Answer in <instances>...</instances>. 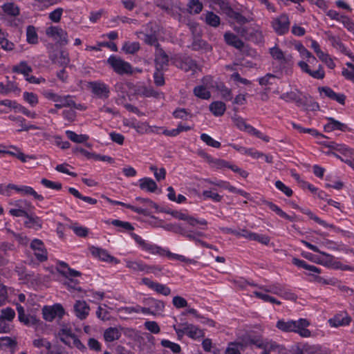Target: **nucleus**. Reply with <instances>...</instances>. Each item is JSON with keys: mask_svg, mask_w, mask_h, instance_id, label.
Instances as JSON below:
<instances>
[{"mask_svg": "<svg viewBox=\"0 0 354 354\" xmlns=\"http://www.w3.org/2000/svg\"><path fill=\"white\" fill-rule=\"evenodd\" d=\"M240 345L242 348H246L250 345H254L257 348L263 350L259 354H270V352H274L277 354H283L286 351L285 348L276 342L252 334L243 335Z\"/></svg>", "mask_w": 354, "mask_h": 354, "instance_id": "f257e3e1", "label": "nucleus"}, {"mask_svg": "<svg viewBox=\"0 0 354 354\" xmlns=\"http://www.w3.org/2000/svg\"><path fill=\"white\" fill-rule=\"evenodd\" d=\"M310 324V321L305 318L297 320L281 319L277 322L276 327L283 333H295L301 337L308 338L313 336L308 329Z\"/></svg>", "mask_w": 354, "mask_h": 354, "instance_id": "f03ea898", "label": "nucleus"}, {"mask_svg": "<svg viewBox=\"0 0 354 354\" xmlns=\"http://www.w3.org/2000/svg\"><path fill=\"white\" fill-rule=\"evenodd\" d=\"M283 288L280 283H275L268 286H258V289L253 292V295L258 299L264 302H270L277 305H281V301L270 296L269 293L279 296L283 294Z\"/></svg>", "mask_w": 354, "mask_h": 354, "instance_id": "7ed1b4c3", "label": "nucleus"}, {"mask_svg": "<svg viewBox=\"0 0 354 354\" xmlns=\"http://www.w3.org/2000/svg\"><path fill=\"white\" fill-rule=\"evenodd\" d=\"M302 59H306V61H300L298 62V66L301 68V71L308 74L310 76L315 79L322 80L324 77L325 73L322 67V66H319L317 69L315 71H312L308 64H313V62H317V59L313 54L308 51L306 48L303 50L299 54Z\"/></svg>", "mask_w": 354, "mask_h": 354, "instance_id": "20e7f679", "label": "nucleus"}, {"mask_svg": "<svg viewBox=\"0 0 354 354\" xmlns=\"http://www.w3.org/2000/svg\"><path fill=\"white\" fill-rule=\"evenodd\" d=\"M57 337L64 344L69 347H75L82 351L86 349L85 346L80 342L73 332L72 328L68 325H61V328L57 333Z\"/></svg>", "mask_w": 354, "mask_h": 354, "instance_id": "39448f33", "label": "nucleus"}, {"mask_svg": "<svg viewBox=\"0 0 354 354\" xmlns=\"http://www.w3.org/2000/svg\"><path fill=\"white\" fill-rule=\"evenodd\" d=\"M42 95L46 99L55 102V106L57 109L67 107L74 104V101L69 95H59L52 90H44L42 92Z\"/></svg>", "mask_w": 354, "mask_h": 354, "instance_id": "423d86ee", "label": "nucleus"}, {"mask_svg": "<svg viewBox=\"0 0 354 354\" xmlns=\"http://www.w3.org/2000/svg\"><path fill=\"white\" fill-rule=\"evenodd\" d=\"M107 63L119 75H131L134 72L131 64L119 57L110 56L107 59Z\"/></svg>", "mask_w": 354, "mask_h": 354, "instance_id": "0eeeda50", "label": "nucleus"}, {"mask_svg": "<svg viewBox=\"0 0 354 354\" xmlns=\"http://www.w3.org/2000/svg\"><path fill=\"white\" fill-rule=\"evenodd\" d=\"M124 262L126 263V267L133 272H140L145 274H157L160 271V268L155 266H148L140 260L125 259Z\"/></svg>", "mask_w": 354, "mask_h": 354, "instance_id": "6e6552de", "label": "nucleus"}, {"mask_svg": "<svg viewBox=\"0 0 354 354\" xmlns=\"http://www.w3.org/2000/svg\"><path fill=\"white\" fill-rule=\"evenodd\" d=\"M174 329L178 336L186 335L194 339H197L204 336V333L201 329L187 323L180 324L178 327H175Z\"/></svg>", "mask_w": 354, "mask_h": 354, "instance_id": "1a4fd4ad", "label": "nucleus"}, {"mask_svg": "<svg viewBox=\"0 0 354 354\" xmlns=\"http://www.w3.org/2000/svg\"><path fill=\"white\" fill-rule=\"evenodd\" d=\"M88 88L97 97L100 99H107L109 97V86L101 81H94L88 83Z\"/></svg>", "mask_w": 354, "mask_h": 354, "instance_id": "9d476101", "label": "nucleus"}, {"mask_svg": "<svg viewBox=\"0 0 354 354\" xmlns=\"http://www.w3.org/2000/svg\"><path fill=\"white\" fill-rule=\"evenodd\" d=\"M203 84L194 88V95L201 99L208 100L211 97L209 89L213 87V80L210 76L205 77L202 80Z\"/></svg>", "mask_w": 354, "mask_h": 354, "instance_id": "9b49d317", "label": "nucleus"}, {"mask_svg": "<svg viewBox=\"0 0 354 354\" xmlns=\"http://www.w3.org/2000/svg\"><path fill=\"white\" fill-rule=\"evenodd\" d=\"M290 20L287 15L282 14L275 17L271 22V26L274 32L279 35L287 33L290 28Z\"/></svg>", "mask_w": 354, "mask_h": 354, "instance_id": "f8f14e48", "label": "nucleus"}, {"mask_svg": "<svg viewBox=\"0 0 354 354\" xmlns=\"http://www.w3.org/2000/svg\"><path fill=\"white\" fill-rule=\"evenodd\" d=\"M46 35L52 38L60 45H66L68 43V34L59 26H50L46 29Z\"/></svg>", "mask_w": 354, "mask_h": 354, "instance_id": "ddd939ff", "label": "nucleus"}, {"mask_svg": "<svg viewBox=\"0 0 354 354\" xmlns=\"http://www.w3.org/2000/svg\"><path fill=\"white\" fill-rule=\"evenodd\" d=\"M44 319L47 322H52L56 317L62 318L65 314L63 306L59 304L53 306H46L42 309Z\"/></svg>", "mask_w": 354, "mask_h": 354, "instance_id": "4468645a", "label": "nucleus"}, {"mask_svg": "<svg viewBox=\"0 0 354 354\" xmlns=\"http://www.w3.org/2000/svg\"><path fill=\"white\" fill-rule=\"evenodd\" d=\"M233 29L240 36L248 38L256 43L261 42L263 40V33L259 28H254L250 30L243 26H234Z\"/></svg>", "mask_w": 354, "mask_h": 354, "instance_id": "2eb2a0df", "label": "nucleus"}, {"mask_svg": "<svg viewBox=\"0 0 354 354\" xmlns=\"http://www.w3.org/2000/svg\"><path fill=\"white\" fill-rule=\"evenodd\" d=\"M91 254L95 258H98L100 260L107 262L113 263L114 264H118L120 260L111 256L106 250L92 246L89 249Z\"/></svg>", "mask_w": 354, "mask_h": 354, "instance_id": "dca6fc26", "label": "nucleus"}, {"mask_svg": "<svg viewBox=\"0 0 354 354\" xmlns=\"http://www.w3.org/2000/svg\"><path fill=\"white\" fill-rule=\"evenodd\" d=\"M141 283L158 294L165 296H168L171 294V289L167 286L153 281L149 278L145 277L142 279Z\"/></svg>", "mask_w": 354, "mask_h": 354, "instance_id": "f3484780", "label": "nucleus"}, {"mask_svg": "<svg viewBox=\"0 0 354 354\" xmlns=\"http://www.w3.org/2000/svg\"><path fill=\"white\" fill-rule=\"evenodd\" d=\"M30 248L32 250L35 257L39 261H44L48 259V252L44 243L37 239L32 241Z\"/></svg>", "mask_w": 354, "mask_h": 354, "instance_id": "a211bd4d", "label": "nucleus"}, {"mask_svg": "<svg viewBox=\"0 0 354 354\" xmlns=\"http://www.w3.org/2000/svg\"><path fill=\"white\" fill-rule=\"evenodd\" d=\"M131 236L143 250L148 252L152 254H157L161 253V251L162 250L161 248L147 242L138 234L133 233L131 234Z\"/></svg>", "mask_w": 354, "mask_h": 354, "instance_id": "6ab92c4d", "label": "nucleus"}, {"mask_svg": "<svg viewBox=\"0 0 354 354\" xmlns=\"http://www.w3.org/2000/svg\"><path fill=\"white\" fill-rule=\"evenodd\" d=\"M131 236L143 250L148 252L152 254H157L161 253V251L162 250L161 248L147 242L138 234L133 233L131 234Z\"/></svg>", "mask_w": 354, "mask_h": 354, "instance_id": "aec40b11", "label": "nucleus"}, {"mask_svg": "<svg viewBox=\"0 0 354 354\" xmlns=\"http://www.w3.org/2000/svg\"><path fill=\"white\" fill-rule=\"evenodd\" d=\"M155 64L156 70H165L169 64V57L160 48L156 49Z\"/></svg>", "mask_w": 354, "mask_h": 354, "instance_id": "412c9836", "label": "nucleus"}, {"mask_svg": "<svg viewBox=\"0 0 354 354\" xmlns=\"http://www.w3.org/2000/svg\"><path fill=\"white\" fill-rule=\"evenodd\" d=\"M73 308L76 317L81 320L86 319L90 312L89 306L83 300H77Z\"/></svg>", "mask_w": 354, "mask_h": 354, "instance_id": "4be33fe9", "label": "nucleus"}, {"mask_svg": "<svg viewBox=\"0 0 354 354\" xmlns=\"http://www.w3.org/2000/svg\"><path fill=\"white\" fill-rule=\"evenodd\" d=\"M328 322L331 327L337 328L349 325L351 317L347 313H344L335 315L333 318L329 319Z\"/></svg>", "mask_w": 354, "mask_h": 354, "instance_id": "5701e85b", "label": "nucleus"}, {"mask_svg": "<svg viewBox=\"0 0 354 354\" xmlns=\"http://www.w3.org/2000/svg\"><path fill=\"white\" fill-rule=\"evenodd\" d=\"M221 9L229 18H230L232 20H234L236 23L239 24L240 25H243L248 21V20L245 17H243L239 12L234 11L232 8H230L224 3L221 6Z\"/></svg>", "mask_w": 354, "mask_h": 354, "instance_id": "b1692460", "label": "nucleus"}, {"mask_svg": "<svg viewBox=\"0 0 354 354\" xmlns=\"http://www.w3.org/2000/svg\"><path fill=\"white\" fill-rule=\"evenodd\" d=\"M221 9L229 18H230L232 20H234L236 23L239 24L240 25H243L248 21V20L245 17H243L239 12L234 11L232 8H230L224 3L221 6Z\"/></svg>", "mask_w": 354, "mask_h": 354, "instance_id": "393cba45", "label": "nucleus"}, {"mask_svg": "<svg viewBox=\"0 0 354 354\" xmlns=\"http://www.w3.org/2000/svg\"><path fill=\"white\" fill-rule=\"evenodd\" d=\"M326 120L328 122L324 126V129L326 132H331L335 130L346 131L348 129V127L346 124L336 120L333 118H327Z\"/></svg>", "mask_w": 354, "mask_h": 354, "instance_id": "a878e982", "label": "nucleus"}, {"mask_svg": "<svg viewBox=\"0 0 354 354\" xmlns=\"http://www.w3.org/2000/svg\"><path fill=\"white\" fill-rule=\"evenodd\" d=\"M8 188H10L16 190L17 192L21 193L23 195H31L34 197V198L37 199L39 201H42L44 197L41 195L38 194L32 187L29 186H17L13 184H9L8 185Z\"/></svg>", "mask_w": 354, "mask_h": 354, "instance_id": "bb28decb", "label": "nucleus"}, {"mask_svg": "<svg viewBox=\"0 0 354 354\" xmlns=\"http://www.w3.org/2000/svg\"><path fill=\"white\" fill-rule=\"evenodd\" d=\"M49 57L53 62L61 66H67L70 62L68 53L64 50H59L55 53L50 54Z\"/></svg>", "mask_w": 354, "mask_h": 354, "instance_id": "cd10ccee", "label": "nucleus"}, {"mask_svg": "<svg viewBox=\"0 0 354 354\" xmlns=\"http://www.w3.org/2000/svg\"><path fill=\"white\" fill-rule=\"evenodd\" d=\"M269 53L272 59L279 62H286L291 59L290 55L286 56L283 51L277 45L269 48Z\"/></svg>", "mask_w": 354, "mask_h": 354, "instance_id": "c85d7f7f", "label": "nucleus"}, {"mask_svg": "<svg viewBox=\"0 0 354 354\" xmlns=\"http://www.w3.org/2000/svg\"><path fill=\"white\" fill-rule=\"evenodd\" d=\"M139 187L142 190L148 192H155L158 189L156 183L151 178L145 177L138 180Z\"/></svg>", "mask_w": 354, "mask_h": 354, "instance_id": "c756f323", "label": "nucleus"}, {"mask_svg": "<svg viewBox=\"0 0 354 354\" xmlns=\"http://www.w3.org/2000/svg\"><path fill=\"white\" fill-rule=\"evenodd\" d=\"M230 145L232 147H233L235 150L240 152L241 153L250 156L254 159H258V158H262V156H263V153H261L257 150H255L253 148H245L244 147L234 145V144H230Z\"/></svg>", "mask_w": 354, "mask_h": 354, "instance_id": "7c9ffc66", "label": "nucleus"}, {"mask_svg": "<svg viewBox=\"0 0 354 354\" xmlns=\"http://www.w3.org/2000/svg\"><path fill=\"white\" fill-rule=\"evenodd\" d=\"M280 98L287 102H295L297 105L301 106L304 104L299 92L297 90L284 93L281 95Z\"/></svg>", "mask_w": 354, "mask_h": 354, "instance_id": "2f4dec72", "label": "nucleus"}, {"mask_svg": "<svg viewBox=\"0 0 354 354\" xmlns=\"http://www.w3.org/2000/svg\"><path fill=\"white\" fill-rule=\"evenodd\" d=\"M224 40L227 44L232 46L237 49H242L244 43L236 35L230 32H226L224 34Z\"/></svg>", "mask_w": 354, "mask_h": 354, "instance_id": "473e14b6", "label": "nucleus"}, {"mask_svg": "<svg viewBox=\"0 0 354 354\" xmlns=\"http://www.w3.org/2000/svg\"><path fill=\"white\" fill-rule=\"evenodd\" d=\"M149 304L150 305L149 315H159L165 309V304L162 301L151 299L149 301Z\"/></svg>", "mask_w": 354, "mask_h": 354, "instance_id": "72a5a7b5", "label": "nucleus"}, {"mask_svg": "<svg viewBox=\"0 0 354 354\" xmlns=\"http://www.w3.org/2000/svg\"><path fill=\"white\" fill-rule=\"evenodd\" d=\"M122 335L120 328L116 327H110L104 333V338L106 342H111L118 340Z\"/></svg>", "mask_w": 354, "mask_h": 354, "instance_id": "f704fd0d", "label": "nucleus"}, {"mask_svg": "<svg viewBox=\"0 0 354 354\" xmlns=\"http://www.w3.org/2000/svg\"><path fill=\"white\" fill-rule=\"evenodd\" d=\"M324 146L329 149H334L345 156L349 157L350 151L351 149H349L347 146L344 144H339L334 142H325L324 143Z\"/></svg>", "mask_w": 354, "mask_h": 354, "instance_id": "c9c22d12", "label": "nucleus"}, {"mask_svg": "<svg viewBox=\"0 0 354 354\" xmlns=\"http://www.w3.org/2000/svg\"><path fill=\"white\" fill-rule=\"evenodd\" d=\"M12 71L14 73L21 74L25 77L32 71V68L26 62L21 61L18 64L13 66Z\"/></svg>", "mask_w": 354, "mask_h": 354, "instance_id": "e433bc0d", "label": "nucleus"}, {"mask_svg": "<svg viewBox=\"0 0 354 354\" xmlns=\"http://www.w3.org/2000/svg\"><path fill=\"white\" fill-rule=\"evenodd\" d=\"M226 106L221 101H215L209 104V110L215 116L223 115L225 111Z\"/></svg>", "mask_w": 354, "mask_h": 354, "instance_id": "4c0bfd02", "label": "nucleus"}, {"mask_svg": "<svg viewBox=\"0 0 354 354\" xmlns=\"http://www.w3.org/2000/svg\"><path fill=\"white\" fill-rule=\"evenodd\" d=\"M66 135L68 139L75 143H84L89 139L88 136L86 134H77L75 132L70 130L66 131Z\"/></svg>", "mask_w": 354, "mask_h": 354, "instance_id": "58836bf2", "label": "nucleus"}, {"mask_svg": "<svg viewBox=\"0 0 354 354\" xmlns=\"http://www.w3.org/2000/svg\"><path fill=\"white\" fill-rule=\"evenodd\" d=\"M130 127L134 129L140 134L150 133L149 125L147 122H132Z\"/></svg>", "mask_w": 354, "mask_h": 354, "instance_id": "ea45409f", "label": "nucleus"}, {"mask_svg": "<svg viewBox=\"0 0 354 354\" xmlns=\"http://www.w3.org/2000/svg\"><path fill=\"white\" fill-rule=\"evenodd\" d=\"M264 204L270 208L272 211L274 212L277 214H278L279 216L286 218L289 221H293V218L288 214H287L285 212H283L279 206L275 205L274 203L270 202V201H266Z\"/></svg>", "mask_w": 354, "mask_h": 354, "instance_id": "a19ab883", "label": "nucleus"}, {"mask_svg": "<svg viewBox=\"0 0 354 354\" xmlns=\"http://www.w3.org/2000/svg\"><path fill=\"white\" fill-rule=\"evenodd\" d=\"M3 11L8 15L16 17L19 15V7L12 2H8L2 6Z\"/></svg>", "mask_w": 354, "mask_h": 354, "instance_id": "79ce46f5", "label": "nucleus"}, {"mask_svg": "<svg viewBox=\"0 0 354 354\" xmlns=\"http://www.w3.org/2000/svg\"><path fill=\"white\" fill-rule=\"evenodd\" d=\"M23 99L32 107H35L39 103L38 95L32 92H24Z\"/></svg>", "mask_w": 354, "mask_h": 354, "instance_id": "37998d69", "label": "nucleus"}, {"mask_svg": "<svg viewBox=\"0 0 354 354\" xmlns=\"http://www.w3.org/2000/svg\"><path fill=\"white\" fill-rule=\"evenodd\" d=\"M179 232L183 236L187 238L189 240L195 241L196 244H198L201 240L199 237L203 236V233L201 232L185 231L183 229H180Z\"/></svg>", "mask_w": 354, "mask_h": 354, "instance_id": "c03bdc74", "label": "nucleus"}, {"mask_svg": "<svg viewBox=\"0 0 354 354\" xmlns=\"http://www.w3.org/2000/svg\"><path fill=\"white\" fill-rule=\"evenodd\" d=\"M171 214L176 218L187 221L192 226L196 225L195 218L190 216L185 212L176 211L172 212Z\"/></svg>", "mask_w": 354, "mask_h": 354, "instance_id": "a18cd8bd", "label": "nucleus"}, {"mask_svg": "<svg viewBox=\"0 0 354 354\" xmlns=\"http://www.w3.org/2000/svg\"><path fill=\"white\" fill-rule=\"evenodd\" d=\"M140 49V44L138 42L126 41L124 43L122 50L127 54H134Z\"/></svg>", "mask_w": 354, "mask_h": 354, "instance_id": "49530a36", "label": "nucleus"}, {"mask_svg": "<svg viewBox=\"0 0 354 354\" xmlns=\"http://www.w3.org/2000/svg\"><path fill=\"white\" fill-rule=\"evenodd\" d=\"M26 40L28 43L35 44L38 42V35L35 28L32 26H28L26 29Z\"/></svg>", "mask_w": 354, "mask_h": 354, "instance_id": "de8ad7c7", "label": "nucleus"}, {"mask_svg": "<svg viewBox=\"0 0 354 354\" xmlns=\"http://www.w3.org/2000/svg\"><path fill=\"white\" fill-rule=\"evenodd\" d=\"M205 22L213 27H217L220 24V17L212 12H208L205 14Z\"/></svg>", "mask_w": 354, "mask_h": 354, "instance_id": "09e8293b", "label": "nucleus"}, {"mask_svg": "<svg viewBox=\"0 0 354 354\" xmlns=\"http://www.w3.org/2000/svg\"><path fill=\"white\" fill-rule=\"evenodd\" d=\"M300 211L303 214H306L310 219L315 221L318 224H319V225H322V226H324L325 227H328L330 226L328 223H326V221H324L322 219H321L320 218H319L317 215H315L310 209H300Z\"/></svg>", "mask_w": 354, "mask_h": 354, "instance_id": "8fccbe9b", "label": "nucleus"}, {"mask_svg": "<svg viewBox=\"0 0 354 354\" xmlns=\"http://www.w3.org/2000/svg\"><path fill=\"white\" fill-rule=\"evenodd\" d=\"M242 337L238 342H232L229 344L225 351V354H241V350H244L245 348H242L240 343L241 342Z\"/></svg>", "mask_w": 354, "mask_h": 354, "instance_id": "3c124183", "label": "nucleus"}, {"mask_svg": "<svg viewBox=\"0 0 354 354\" xmlns=\"http://www.w3.org/2000/svg\"><path fill=\"white\" fill-rule=\"evenodd\" d=\"M203 9V5L198 0H191L188 3V11L190 13L198 14Z\"/></svg>", "mask_w": 354, "mask_h": 354, "instance_id": "603ef678", "label": "nucleus"}, {"mask_svg": "<svg viewBox=\"0 0 354 354\" xmlns=\"http://www.w3.org/2000/svg\"><path fill=\"white\" fill-rule=\"evenodd\" d=\"M160 344L162 346L169 348L174 353H179L181 351V348L179 344L169 340L163 339L161 341Z\"/></svg>", "mask_w": 354, "mask_h": 354, "instance_id": "864d4df0", "label": "nucleus"}, {"mask_svg": "<svg viewBox=\"0 0 354 354\" xmlns=\"http://www.w3.org/2000/svg\"><path fill=\"white\" fill-rule=\"evenodd\" d=\"M201 139L208 146L212 147L214 148H219L221 147V143L218 141L215 140L206 133H202L201 135Z\"/></svg>", "mask_w": 354, "mask_h": 354, "instance_id": "5fc2aeb1", "label": "nucleus"}, {"mask_svg": "<svg viewBox=\"0 0 354 354\" xmlns=\"http://www.w3.org/2000/svg\"><path fill=\"white\" fill-rule=\"evenodd\" d=\"M32 344L35 347L38 348H44L45 349H48L51 348V343L43 337L35 339L32 342Z\"/></svg>", "mask_w": 354, "mask_h": 354, "instance_id": "6e6d98bb", "label": "nucleus"}, {"mask_svg": "<svg viewBox=\"0 0 354 354\" xmlns=\"http://www.w3.org/2000/svg\"><path fill=\"white\" fill-rule=\"evenodd\" d=\"M21 322H24L26 325L28 326H37L40 320L37 319L35 316L33 315H24V318L19 320Z\"/></svg>", "mask_w": 354, "mask_h": 354, "instance_id": "4d7b16f0", "label": "nucleus"}, {"mask_svg": "<svg viewBox=\"0 0 354 354\" xmlns=\"http://www.w3.org/2000/svg\"><path fill=\"white\" fill-rule=\"evenodd\" d=\"M232 120L234 124L241 131H245L246 132L248 131V128L250 127L251 125L247 124L245 120L239 116H234L232 118Z\"/></svg>", "mask_w": 354, "mask_h": 354, "instance_id": "13d9d810", "label": "nucleus"}, {"mask_svg": "<svg viewBox=\"0 0 354 354\" xmlns=\"http://www.w3.org/2000/svg\"><path fill=\"white\" fill-rule=\"evenodd\" d=\"M0 45L2 49L6 51H11L15 48V44L6 37V35L0 37Z\"/></svg>", "mask_w": 354, "mask_h": 354, "instance_id": "bf43d9fd", "label": "nucleus"}, {"mask_svg": "<svg viewBox=\"0 0 354 354\" xmlns=\"http://www.w3.org/2000/svg\"><path fill=\"white\" fill-rule=\"evenodd\" d=\"M15 316V313L11 308H6L1 310L0 317L10 323Z\"/></svg>", "mask_w": 354, "mask_h": 354, "instance_id": "052dcab7", "label": "nucleus"}, {"mask_svg": "<svg viewBox=\"0 0 354 354\" xmlns=\"http://www.w3.org/2000/svg\"><path fill=\"white\" fill-rule=\"evenodd\" d=\"M145 327L147 330L153 334H158L160 331V328L158 323L154 321H147L145 322Z\"/></svg>", "mask_w": 354, "mask_h": 354, "instance_id": "680f3d73", "label": "nucleus"}, {"mask_svg": "<svg viewBox=\"0 0 354 354\" xmlns=\"http://www.w3.org/2000/svg\"><path fill=\"white\" fill-rule=\"evenodd\" d=\"M124 310L127 313H142L143 314H149V308L141 307L140 306H130V307H126L124 308Z\"/></svg>", "mask_w": 354, "mask_h": 354, "instance_id": "e2e57ef3", "label": "nucleus"}, {"mask_svg": "<svg viewBox=\"0 0 354 354\" xmlns=\"http://www.w3.org/2000/svg\"><path fill=\"white\" fill-rule=\"evenodd\" d=\"M41 183L44 187L51 189L59 190L62 188V184L60 183L51 181L46 178H42Z\"/></svg>", "mask_w": 354, "mask_h": 354, "instance_id": "0e129e2a", "label": "nucleus"}, {"mask_svg": "<svg viewBox=\"0 0 354 354\" xmlns=\"http://www.w3.org/2000/svg\"><path fill=\"white\" fill-rule=\"evenodd\" d=\"M322 62H323L330 69H334L335 68V64L333 58L326 53H324L322 55L318 57Z\"/></svg>", "mask_w": 354, "mask_h": 354, "instance_id": "69168bd1", "label": "nucleus"}, {"mask_svg": "<svg viewBox=\"0 0 354 354\" xmlns=\"http://www.w3.org/2000/svg\"><path fill=\"white\" fill-rule=\"evenodd\" d=\"M71 228L73 230L76 235L81 237L86 236L88 232V230L86 227L80 226L76 224L71 225Z\"/></svg>", "mask_w": 354, "mask_h": 354, "instance_id": "338daca9", "label": "nucleus"}, {"mask_svg": "<svg viewBox=\"0 0 354 354\" xmlns=\"http://www.w3.org/2000/svg\"><path fill=\"white\" fill-rule=\"evenodd\" d=\"M97 317L102 320H108L109 319V313L106 309V306H100L96 312Z\"/></svg>", "mask_w": 354, "mask_h": 354, "instance_id": "774afa93", "label": "nucleus"}]
</instances>
